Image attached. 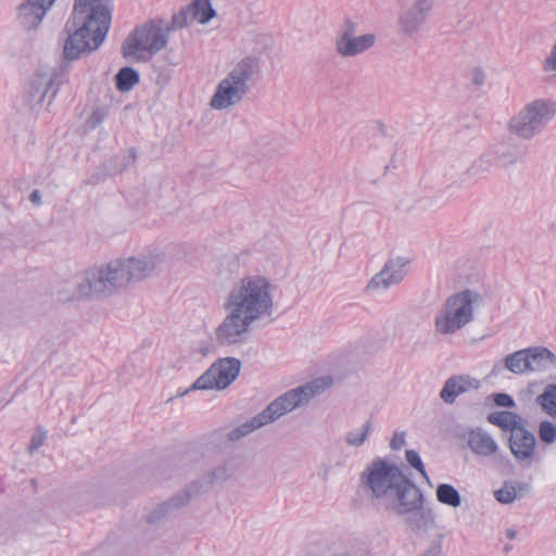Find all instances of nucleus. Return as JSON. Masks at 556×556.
Listing matches in <instances>:
<instances>
[{"mask_svg":"<svg viewBox=\"0 0 556 556\" xmlns=\"http://www.w3.org/2000/svg\"><path fill=\"white\" fill-rule=\"evenodd\" d=\"M493 401L497 406L503 407H511L515 404L513 397L506 393L493 394Z\"/></svg>","mask_w":556,"mask_h":556,"instance_id":"39","label":"nucleus"},{"mask_svg":"<svg viewBox=\"0 0 556 556\" xmlns=\"http://www.w3.org/2000/svg\"><path fill=\"white\" fill-rule=\"evenodd\" d=\"M485 76L484 73L481 70H475L472 74V81L480 86L484 83Z\"/></svg>","mask_w":556,"mask_h":556,"instance_id":"43","label":"nucleus"},{"mask_svg":"<svg viewBox=\"0 0 556 556\" xmlns=\"http://www.w3.org/2000/svg\"><path fill=\"white\" fill-rule=\"evenodd\" d=\"M29 200L31 201V203H34L35 205H39L41 203V194L38 190H34L31 193H30V197H29Z\"/></svg>","mask_w":556,"mask_h":556,"instance_id":"44","label":"nucleus"},{"mask_svg":"<svg viewBox=\"0 0 556 556\" xmlns=\"http://www.w3.org/2000/svg\"><path fill=\"white\" fill-rule=\"evenodd\" d=\"M240 462L228 458L191 482L182 492L177 493L167 502L162 503L147 517L150 523L159 522L173 510L186 505L193 496L208 492L213 486L223 484L231 479L238 471Z\"/></svg>","mask_w":556,"mask_h":556,"instance_id":"4","label":"nucleus"},{"mask_svg":"<svg viewBox=\"0 0 556 556\" xmlns=\"http://www.w3.org/2000/svg\"><path fill=\"white\" fill-rule=\"evenodd\" d=\"M167 43V35L163 28L153 24L137 28L124 42L123 52L125 58H139V51H147L155 54Z\"/></svg>","mask_w":556,"mask_h":556,"instance_id":"12","label":"nucleus"},{"mask_svg":"<svg viewBox=\"0 0 556 556\" xmlns=\"http://www.w3.org/2000/svg\"><path fill=\"white\" fill-rule=\"evenodd\" d=\"M361 483L374 504L391 514L431 517V511L424 508L421 491L399 467L384 459H375L362 473Z\"/></svg>","mask_w":556,"mask_h":556,"instance_id":"1","label":"nucleus"},{"mask_svg":"<svg viewBox=\"0 0 556 556\" xmlns=\"http://www.w3.org/2000/svg\"><path fill=\"white\" fill-rule=\"evenodd\" d=\"M501 369H502V367H500V365H495V366L493 367L492 372H493V374H495V372L500 371Z\"/></svg>","mask_w":556,"mask_h":556,"instance_id":"46","label":"nucleus"},{"mask_svg":"<svg viewBox=\"0 0 556 556\" xmlns=\"http://www.w3.org/2000/svg\"><path fill=\"white\" fill-rule=\"evenodd\" d=\"M504 367L515 375L546 372L556 367V356L545 346H531L508 354Z\"/></svg>","mask_w":556,"mask_h":556,"instance_id":"9","label":"nucleus"},{"mask_svg":"<svg viewBox=\"0 0 556 556\" xmlns=\"http://www.w3.org/2000/svg\"><path fill=\"white\" fill-rule=\"evenodd\" d=\"M214 16L215 10L210 0H193L191 7L174 15L172 24L174 28H184L193 20L205 24Z\"/></svg>","mask_w":556,"mask_h":556,"instance_id":"22","label":"nucleus"},{"mask_svg":"<svg viewBox=\"0 0 556 556\" xmlns=\"http://www.w3.org/2000/svg\"><path fill=\"white\" fill-rule=\"evenodd\" d=\"M467 444L479 456H491L498 450L497 443L482 429L471 430L467 435Z\"/></svg>","mask_w":556,"mask_h":556,"instance_id":"24","label":"nucleus"},{"mask_svg":"<svg viewBox=\"0 0 556 556\" xmlns=\"http://www.w3.org/2000/svg\"><path fill=\"white\" fill-rule=\"evenodd\" d=\"M535 437L523 427L514 429L509 438V447L515 458L522 464L530 465L535 448Z\"/></svg>","mask_w":556,"mask_h":556,"instance_id":"20","label":"nucleus"},{"mask_svg":"<svg viewBox=\"0 0 556 556\" xmlns=\"http://www.w3.org/2000/svg\"><path fill=\"white\" fill-rule=\"evenodd\" d=\"M333 384L330 376L314 378L280 395V416L306 407L309 402L321 395Z\"/></svg>","mask_w":556,"mask_h":556,"instance_id":"11","label":"nucleus"},{"mask_svg":"<svg viewBox=\"0 0 556 556\" xmlns=\"http://www.w3.org/2000/svg\"><path fill=\"white\" fill-rule=\"evenodd\" d=\"M412 260L408 256L397 255L389 258L380 271L372 276L366 286V292L388 290L400 285L408 274Z\"/></svg>","mask_w":556,"mask_h":556,"instance_id":"14","label":"nucleus"},{"mask_svg":"<svg viewBox=\"0 0 556 556\" xmlns=\"http://www.w3.org/2000/svg\"><path fill=\"white\" fill-rule=\"evenodd\" d=\"M440 555H441V546L439 543H434L427 551H425L420 556H440Z\"/></svg>","mask_w":556,"mask_h":556,"instance_id":"42","label":"nucleus"},{"mask_svg":"<svg viewBox=\"0 0 556 556\" xmlns=\"http://www.w3.org/2000/svg\"><path fill=\"white\" fill-rule=\"evenodd\" d=\"M55 0H23L17 7L18 24L26 30L37 28Z\"/></svg>","mask_w":556,"mask_h":556,"instance_id":"19","label":"nucleus"},{"mask_svg":"<svg viewBox=\"0 0 556 556\" xmlns=\"http://www.w3.org/2000/svg\"><path fill=\"white\" fill-rule=\"evenodd\" d=\"M225 318L215 329L217 342L220 345H233L243 342L254 321L230 307H225Z\"/></svg>","mask_w":556,"mask_h":556,"instance_id":"15","label":"nucleus"},{"mask_svg":"<svg viewBox=\"0 0 556 556\" xmlns=\"http://www.w3.org/2000/svg\"><path fill=\"white\" fill-rule=\"evenodd\" d=\"M129 282H134V279L127 260H115L106 266L86 270L81 281L77 283L75 296L87 299L108 294L117 288L126 287Z\"/></svg>","mask_w":556,"mask_h":556,"instance_id":"7","label":"nucleus"},{"mask_svg":"<svg viewBox=\"0 0 556 556\" xmlns=\"http://www.w3.org/2000/svg\"><path fill=\"white\" fill-rule=\"evenodd\" d=\"M102 119H103V113L100 110H96L92 112V114L89 118V124L91 127H96L102 122Z\"/></svg>","mask_w":556,"mask_h":556,"instance_id":"41","label":"nucleus"},{"mask_svg":"<svg viewBox=\"0 0 556 556\" xmlns=\"http://www.w3.org/2000/svg\"><path fill=\"white\" fill-rule=\"evenodd\" d=\"M542 73L549 81H556V41L551 48L549 53L542 62Z\"/></svg>","mask_w":556,"mask_h":556,"instance_id":"33","label":"nucleus"},{"mask_svg":"<svg viewBox=\"0 0 556 556\" xmlns=\"http://www.w3.org/2000/svg\"><path fill=\"white\" fill-rule=\"evenodd\" d=\"M139 81V74L131 67H123L116 75V87L121 91L130 90Z\"/></svg>","mask_w":556,"mask_h":556,"instance_id":"32","label":"nucleus"},{"mask_svg":"<svg viewBox=\"0 0 556 556\" xmlns=\"http://www.w3.org/2000/svg\"><path fill=\"white\" fill-rule=\"evenodd\" d=\"M376 41L372 34L354 36L353 25H345L343 30L336 37V52L341 58H354L370 49Z\"/></svg>","mask_w":556,"mask_h":556,"instance_id":"17","label":"nucleus"},{"mask_svg":"<svg viewBox=\"0 0 556 556\" xmlns=\"http://www.w3.org/2000/svg\"><path fill=\"white\" fill-rule=\"evenodd\" d=\"M488 420L504 430H510V433L514 429L521 427L519 426L520 418L516 414L506 410L490 414Z\"/></svg>","mask_w":556,"mask_h":556,"instance_id":"27","label":"nucleus"},{"mask_svg":"<svg viewBox=\"0 0 556 556\" xmlns=\"http://www.w3.org/2000/svg\"><path fill=\"white\" fill-rule=\"evenodd\" d=\"M343 464L338 460L336 462L334 465H332L330 462H324L323 464H320L319 468H318V475L324 479V480H327L331 473V471L333 470V468L336 467H340L342 466Z\"/></svg>","mask_w":556,"mask_h":556,"instance_id":"38","label":"nucleus"},{"mask_svg":"<svg viewBox=\"0 0 556 556\" xmlns=\"http://www.w3.org/2000/svg\"><path fill=\"white\" fill-rule=\"evenodd\" d=\"M480 299V295L471 290L450 295L434 316V332L438 336L450 337L463 330L472 323Z\"/></svg>","mask_w":556,"mask_h":556,"instance_id":"5","label":"nucleus"},{"mask_svg":"<svg viewBox=\"0 0 556 556\" xmlns=\"http://www.w3.org/2000/svg\"><path fill=\"white\" fill-rule=\"evenodd\" d=\"M435 495L438 501L444 505L458 507L462 504V498L458 491L451 484H439Z\"/></svg>","mask_w":556,"mask_h":556,"instance_id":"29","label":"nucleus"},{"mask_svg":"<svg viewBox=\"0 0 556 556\" xmlns=\"http://www.w3.org/2000/svg\"><path fill=\"white\" fill-rule=\"evenodd\" d=\"M517 535V531L515 529H507L506 530V538L509 540H514Z\"/></svg>","mask_w":556,"mask_h":556,"instance_id":"45","label":"nucleus"},{"mask_svg":"<svg viewBox=\"0 0 556 556\" xmlns=\"http://www.w3.org/2000/svg\"><path fill=\"white\" fill-rule=\"evenodd\" d=\"M530 491L531 485L528 482L507 480L493 494L498 503L507 505L526 497Z\"/></svg>","mask_w":556,"mask_h":556,"instance_id":"23","label":"nucleus"},{"mask_svg":"<svg viewBox=\"0 0 556 556\" xmlns=\"http://www.w3.org/2000/svg\"><path fill=\"white\" fill-rule=\"evenodd\" d=\"M103 0H75L73 12L64 31L63 62L76 61L89 55L103 42L111 23V13Z\"/></svg>","mask_w":556,"mask_h":556,"instance_id":"2","label":"nucleus"},{"mask_svg":"<svg viewBox=\"0 0 556 556\" xmlns=\"http://www.w3.org/2000/svg\"><path fill=\"white\" fill-rule=\"evenodd\" d=\"M47 439V431L42 428L38 427L35 433L31 435L28 452L30 454L35 453L39 447H41Z\"/></svg>","mask_w":556,"mask_h":556,"instance_id":"37","label":"nucleus"},{"mask_svg":"<svg viewBox=\"0 0 556 556\" xmlns=\"http://www.w3.org/2000/svg\"><path fill=\"white\" fill-rule=\"evenodd\" d=\"M536 403L548 416L556 418V383L546 386L536 397Z\"/></svg>","mask_w":556,"mask_h":556,"instance_id":"28","label":"nucleus"},{"mask_svg":"<svg viewBox=\"0 0 556 556\" xmlns=\"http://www.w3.org/2000/svg\"><path fill=\"white\" fill-rule=\"evenodd\" d=\"M55 93H56V90H52V93H51V96L49 97V102L52 100V98L55 96Z\"/></svg>","mask_w":556,"mask_h":556,"instance_id":"47","label":"nucleus"},{"mask_svg":"<svg viewBox=\"0 0 556 556\" xmlns=\"http://www.w3.org/2000/svg\"><path fill=\"white\" fill-rule=\"evenodd\" d=\"M371 427V421L367 420L359 429L349 431L344 437L346 445L351 447L362 446L367 441Z\"/></svg>","mask_w":556,"mask_h":556,"instance_id":"30","label":"nucleus"},{"mask_svg":"<svg viewBox=\"0 0 556 556\" xmlns=\"http://www.w3.org/2000/svg\"><path fill=\"white\" fill-rule=\"evenodd\" d=\"M241 362L236 357L215 361L192 384L195 390H224L239 376Z\"/></svg>","mask_w":556,"mask_h":556,"instance_id":"10","label":"nucleus"},{"mask_svg":"<svg viewBox=\"0 0 556 556\" xmlns=\"http://www.w3.org/2000/svg\"><path fill=\"white\" fill-rule=\"evenodd\" d=\"M556 116V101L536 98L527 102L506 123L507 131L521 139L532 140L540 136Z\"/></svg>","mask_w":556,"mask_h":556,"instance_id":"6","label":"nucleus"},{"mask_svg":"<svg viewBox=\"0 0 556 556\" xmlns=\"http://www.w3.org/2000/svg\"><path fill=\"white\" fill-rule=\"evenodd\" d=\"M278 418V399L270 402V404L263 409L260 414L252 417V421L256 429L265 427Z\"/></svg>","mask_w":556,"mask_h":556,"instance_id":"31","label":"nucleus"},{"mask_svg":"<svg viewBox=\"0 0 556 556\" xmlns=\"http://www.w3.org/2000/svg\"><path fill=\"white\" fill-rule=\"evenodd\" d=\"M539 438L546 444H552L556 440V425L548 420H543L539 426Z\"/></svg>","mask_w":556,"mask_h":556,"instance_id":"35","label":"nucleus"},{"mask_svg":"<svg viewBox=\"0 0 556 556\" xmlns=\"http://www.w3.org/2000/svg\"><path fill=\"white\" fill-rule=\"evenodd\" d=\"M134 282L153 275L165 262V254L159 248H149L136 256L127 257Z\"/></svg>","mask_w":556,"mask_h":556,"instance_id":"18","label":"nucleus"},{"mask_svg":"<svg viewBox=\"0 0 556 556\" xmlns=\"http://www.w3.org/2000/svg\"><path fill=\"white\" fill-rule=\"evenodd\" d=\"M526 155L525 149L510 141H500L490 147L473 164L472 170L486 172L492 166L510 167L520 162Z\"/></svg>","mask_w":556,"mask_h":556,"instance_id":"13","label":"nucleus"},{"mask_svg":"<svg viewBox=\"0 0 556 556\" xmlns=\"http://www.w3.org/2000/svg\"><path fill=\"white\" fill-rule=\"evenodd\" d=\"M480 381L469 375H454L446 379L440 391V399L446 404H454L457 396L480 388Z\"/></svg>","mask_w":556,"mask_h":556,"instance_id":"21","label":"nucleus"},{"mask_svg":"<svg viewBox=\"0 0 556 556\" xmlns=\"http://www.w3.org/2000/svg\"><path fill=\"white\" fill-rule=\"evenodd\" d=\"M405 445V433L395 432L391 439L390 446L394 451L401 450Z\"/></svg>","mask_w":556,"mask_h":556,"instance_id":"40","label":"nucleus"},{"mask_svg":"<svg viewBox=\"0 0 556 556\" xmlns=\"http://www.w3.org/2000/svg\"><path fill=\"white\" fill-rule=\"evenodd\" d=\"M53 83L54 75L52 73L47 71L38 72L31 83L29 90L30 97L37 103H42L48 97V93L52 90Z\"/></svg>","mask_w":556,"mask_h":556,"instance_id":"25","label":"nucleus"},{"mask_svg":"<svg viewBox=\"0 0 556 556\" xmlns=\"http://www.w3.org/2000/svg\"><path fill=\"white\" fill-rule=\"evenodd\" d=\"M136 160V153L132 149L124 151L116 155L114 159L105 163V168L109 175H116L128 168Z\"/></svg>","mask_w":556,"mask_h":556,"instance_id":"26","label":"nucleus"},{"mask_svg":"<svg viewBox=\"0 0 556 556\" xmlns=\"http://www.w3.org/2000/svg\"><path fill=\"white\" fill-rule=\"evenodd\" d=\"M274 287L263 276H248L232 285L224 307H230L253 320L271 314Z\"/></svg>","mask_w":556,"mask_h":556,"instance_id":"3","label":"nucleus"},{"mask_svg":"<svg viewBox=\"0 0 556 556\" xmlns=\"http://www.w3.org/2000/svg\"><path fill=\"white\" fill-rule=\"evenodd\" d=\"M432 0H412L401 7L397 18L399 29L404 35L418 31L426 22Z\"/></svg>","mask_w":556,"mask_h":556,"instance_id":"16","label":"nucleus"},{"mask_svg":"<svg viewBox=\"0 0 556 556\" xmlns=\"http://www.w3.org/2000/svg\"><path fill=\"white\" fill-rule=\"evenodd\" d=\"M253 72L254 64L251 59L240 61L217 86L211 100L212 108L223 110L237 104L248 92V81Z\"/></svg>","mask_w":556,"mask_h":556,"instance_id":"8","label":"nucleus"},{"mask_svg":"<svg viewBox=\"0 0 556 556\" xmlns=\"http://www.w3.org/2000/svg\"><path fill=\"white\" fill-rule=\"evenodd\" d=\"M407 463L414 467L416 470L420 472L422 477H425L428 480V476L425 469V466L421 462V458L419 454L414 450H407L405 453Z\"/></svg>","mask_w":556,"mask_h":556,"instance_id":"36","label":"nucleus"},{"mask_svg":"<svg viewBox=\"0 0 556 556\" xmlns=\"http://www.w3.org/2000/svg\"><path fill=\"white\" fill-rule=\"evenodd\" d=\"M256 430L257 429L255 428L252 419L250 418L249 420L240 424L239 426L230 430L227 437L230 441H238Z\"/></svg>","mask_w":556,"mask_h":556,"instance_id":"34","label":"nucleus"}]
</instances>
